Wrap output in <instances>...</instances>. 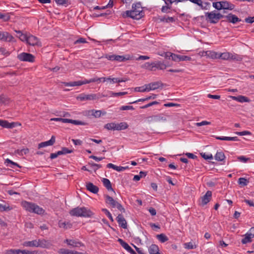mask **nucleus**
<instances>
[{
    "instance_id": "7",
    "label": "nucleus",
    "mask_w": 254,
    "mask_h": 254,
    "mask_svg": "<svg viewBox=\"0 0 254 254\" xmlns=\"http://www.w3.org/2000/svg\"><path fill=\"white\" fill-rule=\"evenodd\" d=\"M206 16L212 23L218 22L220 19L224 17L222 13L220 12H215L214 11L206 13Z\"/></svg>"
},
{
    "instance_id": "15",
    "label": "nucleus",
    "mask_w": 254,
    "mask_h": 254,
    "mask_svg": "<svg viewBox=\"0 0 254 254\" xmlns=\"http://www.w3.org/2000/svg\"><path fill=\"white\" fill-rule=\"evenodd\" d=\"M127 80L126 78H112L111 77H105L103 78V82L108 81L110 84H113L115 83H120L123 82H126Z\"/></svg>"
},
{
    "instance_id": "24",
    "label": "nucleus",
    "mask_w": 254,
    "mask_h": 254,
    "mask_svg": "<svg viewBox=\"0 0 254 254\" xmlns=\"http://www.w3.org/2000/svg\"><path fill=\"white\" fill-rule=\"evenodd\" d=\"M86 187L88 190L94 193H97L99 191L98 188L90 182L86 183Z\"/></svg>"
},
{
    "instance_id": "2",
    "label": "nucleus",
    "mask_w": 254,
    "mask_h": 254,
    "mask_svg": "<svg viewBox=\"0 0 254 254\" xmlns=\"http://www.w3.org/2000/svg\"><path fill=\"white\" fill-rule=\"evenodd\" d=\"M21 205L25 210L31 213L43 214L45 212L42 207L32 202L24 200L21 202Z\"/></svg>"
},
{
    "instance_id": "31",
    "label": "nucleus",
    "mask_w": 254,
    "mask_h": 254,
    "mask_svg": "<svg viewBox=\"0 0 254 254\" xmlns=\"http://www.w3.org/2000/svg\"><path fill=\"white\" fill-rule=\"evenodd\" d=\"M128 125L126 122H122L119 124L116 123V130H121L127 129L128 127Z\"/></svg>"
},
{
    "instance_id": "32",
    "label": "nucleus",
    "mask_w": 254,
    "mask_h": 254,
    "mask_svg": "<svg viewBox=\"0 0 254 254\" xmlns=\"http://www.w3.org/2000/svg\"><path fill=\"white\" fill-rule=\"evenodd\" d=\"M59 227L64 228V229H68L71 228L72 225L68 222L62 221L60 220L59 222Z\"/></svg>"
},
{
    "instance_id": "55",
    "label": "nucleus",
    "mask_w": 254,
    "mask_h": 254,
    "mask_svg": "<svg viewBox=\"0 0 254 254\" xmlns=\"http://www.w3.org/2000/svg\"><path fill=\"white\" fill-rule=\"evenodd\" d=\"M171 6H170V4H168V5L166 4L165 6H163L161 8V11L163 13H168L169 12V10L171 9Z\"/></svg>"
},
{
    "instance_id": "16",
    "label": "nucleus",
    "mask_w": 254,
    "mask_h": 254,
    "mask_svg": "<svg viewBox=\"0 0 254 254\" xmlns=\"http://www.w3.org/2000/svg\"><path fill=\"white\" fill-rule=\"evenodd\" d=\"M64 242L66 243L67 245L73 248L84 246V244L81 242L75 240L66 239L64 240Z\"/></svg>"
},
{
    "instance_id": "48",
    "label": "nucleus",
    "mask_w": 254,
    "mask_h": 254,
    "mask_svg": "<svg viewBox=\"0 0 254 254\" xmlns=\"http://www.w3.org/2000/svg\"><path fill=\"white\" fill-rule=\"evenodd\" d=\"M72 251L66 249H60L58 251V253L60 254H72Z\"/></svg>"
},
{
    "instance_id": "51",
    "label": "nucleus",
    "mask_w": 254,
    "mask_h": 254,
    "mask_svg": "<svg viewBox=\"0 0 254 254\" xmlns=\"http://www.w3.org/2000/svg\"><path fill=\"white\" fill-rule=\"evenodd\" d=\"M161 21L166 22H173L175 21V18L173 17H168L167 18L164 17L160 19Z\"/></svg>"
},
{
    "instance_id": "4",
    "label": "nucleus",
    "mask_w": 254,
    "mask_h": 254,
    "mask_svg": "<svg viewBox=\"0 0 254 254\" xmlns=\"http://www.w3.org/2000/svg\"><path fill=\"white\" fill-rule=\"evenodd\" d=\"M160 55L169 59L171 58L173 61L175 62L190 61L191 59L190 57L177 55L170 52H164Z\"/></svg>"
},
{
    "instance_id": "42",
    "label": "nucleus",
    "mask_w": 254,
    "mask_h": 254,
    "mask_svg": "<svg viewBox=\"0 0 254 254\" xmlns=\"http://www.w3.org/2000/svg\"><path fill=\"white\" fill-rule=\"evenodd\" d=\"M251 132L249 131H239V136H243L245 135L247 136V138H244L246 140H251Z\"/></svg>"
},
{
    "instance_id": "37",
    "label": "nucleus",
    "mask_w": 254,
    "mask_h": 254,
    "mask_svg": "<svg viewBox=\"0 0 254 254\" xmlns=\"http://www.w3.org/2000/svg\"><path fill=\"white\" fill-rule=\"evenodd\" d=\"M226 17L227 20L233 23H235L238 21V18L232 14H229Z\"/></svg>"
},
{
    "instance_id": "18",
    "label": "nucleus",
    "mask_w": 254,
    "mask_h": 254,
    "mask_svg": "<svg viewBox=\"0 0 254 254\" xmlns=\"http://www.w3.org/2000/svg\"><path fill=\"white\" fill-rule=\"evenodd\" d=\"M146 86L149 92L151 90H154L158 89L163 86V84L161 81H156L147 84H146Z\"/></svg>"
},
{
    "instance_id": "30",
    "label": "nucleus",
    "mask_w": 254,
    "mask_h": 254,
    "mask_svg": "<svg viewBox=\"0 0 254 254\" xmlns=\"http://www.w3.org/2000/svg\"><path fill=\"white\" fill-rule=\"evenodd\" d=\"M102 182L104 186L108 190H112L114 192V193H115V191L113 190L112 187L111 183L109 179L103 178L102 180Z\"/></svg>"
},
{
    "instance_id": "35",
    "label": "nucleus",
    "mask_w": 254,
    "mask_h": 254,
    "mask_svg": "<svg viewBox=\"0 0 254 254\" xmlns=\"http://www.w3.org/2000/svg\"><path fill=\"white\" fill-rule=\"evenodd\" d=\"M166 67L167 65L161 62L157 63L154 62V68H157L158 69L163 70L166 69Z\"/></svg>"
},
{
    "instance_id": "41",
    "label": "nucleus",
    "mask_w": 254,
    "mask_h": 254,
    "mask_svg": "<svg viewBox=\"0 0 254 254\" xmlns=\"http://www.w3.org/2000/svg\"><path fill=\"white\" fill-rule=\"evenodd\" d=\"M127 94V92H114L109 91V95L110 97H117L119 96H123Z\"/></svg>"
},
{
    "instance_id": "59",
    "label": "nucleus",
    "mask_w": 254,
    "mask_h": 254,
    "mask_svg": "<svg viewBox=\"0 0 254 254\" xmlns=\"http://www.w3.org/2000/svg\"><path fill=\"white\" fill-rule=\"evenodd\" d=\"M213 6L217 9H222V4L221 1L213 2Z\"/></svg>"
},
{
    "instance_id": "1",
    "label": "nucleus",
    "mask_w": 254,
    "mask_h": 254,
    "mask_svg": "<svg viewBox=\"0 0 254 254\" xmlns=\"http://www.w3.org/2000/svg\"><path fill=\"white\" fill-rule=\"evenodd\" d=\"M132 9L131 10H127L124 16L136 20L141 19L144 16L143 8L140 2L133 4Z\"/></svg>"
},
{
    "instance_id": "56",
    "label": "nucleus",
    "mask_w": 254,
    "mask_h": 254,
    "mask_svg": "<svg viewBox=\"0 0 254 254\" xmlns=\"http://www.w3.org/2000/svg\"><path fill=\"white\" fill-rule=\"evenodd\" d=\"M0 19H2L4 21H7L10 19V15L9 13H2Z\"/></svg>"
},
{
    "instance_id": "27",
    "label": "nucleus",
    "mask_w": 254,
    "mask_h": 254,
    "mask_svg": "<svg viewBox=\"0 0 254 254\" xmlns=\"http://www.w3.org/2000/svg\"><path fill=\"white\" fill-rule=\"evenodd\" d=\"M13 207L11 206H10L9 203L4 202V204H1L0 203V211L3 212V211H9L11 210H12Z\"/></svg>"
},
{
    "instance_id": "61",
    "label": "nucleus",
    "mask_w": 254,
    "mask_h": 254,
    "mask_svg": "<svg viewBox=\"0 0 254 254\" xmlns=\"http://www.w3.org/2000/svg\"><path fill=\"white\" fill-rule=\"evenodd\" d=\"M92 115L96 118H99L101 115V111L100 110H93Z\"/></svg>"
},
{
    "instance_id": "13",
    "label": "nucleus",
    "mask_w": 254,
    "mask_h": 254,
    "mask_svg": "<svg viewBox=\"0 0 254 254\" xmlns=\"http://www.w3.org/2000/svg\"><path fill=\"white\" fill-rule=\"evenodd\" d=\"M28 45L32 46H42L41 42L38 38L33 35L28 36V38L26 42Z\"/></svg>"
},
{
    "instance_id": "60",
    "label": "nucleus",
    "mask_w": 254,
    "mask_h": 254,
    "mask_svg": "<svg viewBox=\"0 0 254 254\" xmlns=\"http://www.w3.org/2000/svg\"><path fill=\"white\" fill-rule=\"evenodd\" d=\"M28 36H27L26 34L22 33V34L20 35V37L19 38V39L23 41V42H26L27 41V40H28Z\"/></svg>"
},
{
    "instance_id": "25",
    "label": "nucleus",
    "mask_w": 254,
    "mask_h": 254,
    "mask_svg": "<svg viewBox=\"0 0 254 254\" xmlns=\"http://www.w3.org/2000/svg\"><path fill=\"white\" fill-rule=\"evenodd\" d=\"M0 126L6 128H12L15 127L14 123H9L6 120H0Z\"/></svg>"
},
{
    "instance_id": "47",
    "label": "nucleus",
    "mask_w": 254,
    "mask_h": 254,
    "mask_svg": "<svg viewBox=\"0 0 254 254\" xmlns=\"http://www.w3.org/2000/svg\"><path fill=\"white\" fill-rule=\"evenodd\" d=\"M71 152H72V150H69L68 148H65V147H64L61 150L59 151V154H60V155H64V154H66L68 153H70Z\"/></svg>"
},
{
    "instance_id": "21",
    "label": "nucleus",
    "mask_w": 254,
    "mask_h": 254,
    "mask_svg": "<svg viewBox=\"0 0 254 254\" xmlns=\"http://www.w3.org/2000/svg\"><path fill=\"white\" fill-rule=\"evenodd\" d=\"M56 139L54 136H52L49 140L41 142L38 144V148L45 147L48 146L53 145L55 142Z\"/></svg>"
},
{
    "instance_id": "54",
    "label": "nucleus",
    "mask_w": 254,
    "mask_h": 254,
    "mask_svg": "<svg viewBox=\"0 0 254 254\" xmlns=\"http://www.w3.org/2000/svg\"><path fill=\"white\" fill-rule=\"evenodd\" d=\"M159 104V102H157V101H153V102H150V103H148V104H146L145 105H144V106L141 107L140 108H141V109H146V108H148L149 107H151V106H152L153 105H157V104Z\"/></svg>"
},
{
    "instance_id": "6",
    "label": "nucleus",
    "mask_w": 254,
    "mask_h": 254,
    "mask_svg": "<svg viewBox=\"0 0 254 254\" xmlns=\"http://www.w3.org/2000/svg\"><path fill=\"white\" fill-rule=\"evenodd\" d=\"M100 95L98 94H86L82 93L77 97V99L80 101H90L99 99Z\"/></svg>"
},
{
    "instance_id": "52",
    "label": "nucleus",
    "mask_w": 254,
    "mask_h": 254,
    "mask_svg": "<svg viewBox=\"0 0 254 254\" xmlns=\"http://www.w3.org/2000/svg\"><path fill=\"white\" fill-rule=\"evenodd\" d=\"M201 156L205 160H211L213 159V156L211 154H206L205 153H201Z\"/></svg>"
},
{
    "instance_id": "28",
    "label": "nucleus",
    "mask_w": 254,
    "mask_h": 254,
    "mask_svg": "<svg viewBox=\"0 0 254 254\" xmlns=\"http://www.w3.org/2000/svg\"><path fill=\"white\" fill-rule=\"evenodd\" d=\"M159 251L158 247L154 244H152L148 248L149 254H160Z\"/></svg>"
},
{
    "instance_id": "12",
    "label": "nucleus",
    "mask_w": 254,
    "mask_h": 254,
    "mask_svg": "<svg viewBox=\"0 0 254 254\" xmlns=\"http://www.w3.org/2000/svg\"><path fill=\"white\" fill-rule=\"evenodd\" d=\"M205 53L206 56L212 59H216L220 58L222 59H226L228 58L227 54L226 53H223L220 54L213 51H206Z\"/></svg>"
},
{
    "instance_id": "17",
    "label": "nucleus",
    "mask_w": 254,
    "mask_h": 254,
    "mask_svg": "<svg viewBox=\"0 0 254 254\" xmlns=\"http://www.w3.org/2000/svg\"><path fill=\"white\" fill-rule=\"evenodd\" d=\"M118 241L119 242L120 245L128 253L130 254H137L136 252L124 240L121 239H119Z\"/></svg>"
},
{
    "instance_id": "49",
    "label": "nucleus",
    "mask_w": 254,
    "mask_h": 254,
    "mask_svg": "<svg viewBox=\"0 0 254 254\" xmlns=\"http://www.w3.org/2000/svg\"><path fill=\"white\" fill-rule=\"evenodd\" d=\"M102 211L104 212V213L106 215V216L109 218V219L112 221L113 222L114 221V219H113V218L112 216V214H111V213L109 212V211L106 209V208H103L102 209Z\"/></svg>"
},
{
    "instance_id": "58",
    "label": "nucleus",
    "mask_w": 254,
    "mask_h": 254,
    "mask_svg": "<svg viewBox=\"0 0 254 254\" xmlns=\"http://www.w3.org/2000/svg\"><path fill=\"white\" fill-rule=\"evenodd\" d=\"M56 3L59 5H66L68 3V0H55Z\"/></svg>"
},
{
    "instance_id": "22",
    "label": "nucleus",
    "mask_w": 254,
    "mask_h": 254,
    "mask_svg": "<svg viewBox=\"0 0 254 254\" xmlns=\"http://www.w3.org/2000/svg\"><path fill=\"white\" fill-rule=\"evenodd\" d=\"M212 196V192L210 190H208L205 194L201 197V204L202 205H206L209 202L211 199Z\"/></svg>"
},
{
    "instance_id": "44",
    "label": "nucleus",
    "mask_w": 254,
    "mask_h": 254,
    "mask_svg": "<svg viewBox=\"0 0 254 254\" xmlns=\"http://www.w3.org/2000/svg\"><path fill=\"white\" fill-rule=\"evenodd\" d=\"M6 254H21V250L19 249H10L5 252Z\"/></svg>"
},
{
    "instance_id": "53",
    "label": "nucleus",
    "mask_w": 254,
    "mask_h": 254,
    "mask_svg": "<svg viewBox=\"0 0 254 254\" xmlns=\"http://www.w3.org/2000/svg\"><path fill=\"white\" fill-rule=\"evenodd\" d=\"M250 101V100L248 97L242 95H239V102H249Z\"/></svg>"
},
{
    "instance_id": "36",
    "label": "nucleus",
    "mask_w": 254,
    "mask_h": 254,
    "mask_svg": "<svg viewBox=\"0 0 254 254\" xmlns=\"http://www.w3.org/2000/svg\"><path fill=\"white\" fill-rule=\"evenodd\" d=\"M216 139L221 140H227V141H237L238 137H227V136H218L216 137Z\"/></svg>"
},
{
    "instance_id": "46",
    "label": "nucleus",
    "mask_w": 254,
    "mask_h": 254,
    "mask_svg": "<svg viewBox=\"0 0 254 254\" xmlns=\"http://www.w3.org/2000/svg\"><path fill=\"white\" fill-rule=\"evenodd\" d=\"M135 90L136 91L140 92H148V89H147L146 84H145L143 86L136 87L135 88Z\"/></svg>"
},
{
    "instance_id": "10",
    "label": "nucleus",
    "mask_w": 254,
    "mask_h": 254,
    "mask_svg": "<svg viewBox=\"0 0 254 254\" xmlns=\"http://www.w3.org/2000/svg\"><path fill=\"white\" fill-rule=\"evenodd\" d=\"M0 41L11 43H14L16 41L15 38L8 32L1 31H0Z\"/></svg>"
},
{
    "instance_id": "23",
    "label": "nucleus",
    "mask_w": 254,
    "mask_h": 254,
    "mask_svg": "<svg viewBox=\"0 0 254 254\" xmlns=\"http://www.w3.org/2000/svg\"><path fill=\"white\" fill-rule=\"evenodd\" d=\"M38 247H40L42 248L49 249L51 246V244L48 241L45 240L44 239H38Z\"/></svg>"
},
{
    "instance_id": "34",
    "label": "nucleus",
    "mask_w": 254,
    "mask_h": 254,
    "mask_svg": "<svg viewBox=\"0 0 254 254\" xmlns=\"http://www.w3.org/2000/svg\"><path fill=\"white\" fill-rule=\"evenodd\" d=\"M141 67L151 71L155 70V69H154V62H146L144 64H142L141 65Z\"/></svg>"
},
{
    "instance_id": "9",
    "label": "nucleus",
    "mask_w": 254,
    "mask_h": 254,
    "mask_svg": "<svg viewBox=\"0 0 254 254\" xmlns=\"http://www.w3.org/2000/svg\"><path fill=\"white\" fill-rule=\"evenodd\" d=\"M18 59L20 61L33 63L35 61V57L29 53L23 52L17 55Z\"/></svg>"
},
{
    "instance_id": "29",
    "label": "nucleus",
    "mask_w": 254,
    "mask_h": 254,
    "mask_svg": "<svg viewBox=\"0 0 254 254\" xmlns=\"http://www.w3.org/2000/svg\"><path fill=\"white\" fill-rule=\"evenodd\" d=\"M222 9L232 10L234 8V5L227 1H221Z\"/></svg>"
},
{
    "instance_id": "19",
    "label": "nucleus",
    "mask_w": 254,
    "mask_h": 254,
    "mask_svg": "<svg viewBox=\"0 0 254 254\" xmlns=\"http://www.w3.org/2000/svg\"><path fill=\"white\" fill-rule=\"evenodd\" d=\"M117 221L118 223L119 226L124 229L127 228V222L123 215L122 214H119L117 216Z\"/></svg>"
},
{
    "instance_id": "26",
    "label": "nucleus",
    "mask_w": 254,
    "mask_h": 254,
    "mask_svg": "<svg viewBox=\"0 0 254 254\" xmlns=\"http://www.w3.org/2000/svg\"><path fill=\"white\" fill-rule=\"evenodd\" d=\"M22 245L25 247H38V240H34L31 241H25Z\"/></svg>"
},
{
    "instance_id": "3",
    "label": "nucleus",
    "mask_w": 254,
    "mask_h": 254,
    "mask_svg": "<svg viewBox=\"0 0 254 254\" xmlns=\"http://www.w3.org/2000/svg\"><path fill=\"white\" fill-rule=\"evenodd\" d=\"M71 216L83 217H91L94 213L89 209L85 207H77L69 211Z\"/></svg>"
},
{
    "instance_id": "45",
    "label": "nucleus",
    "mask_w": 254,
    "mask_h": 254,
    "mask_svg": "<svg viewBox=\"0 0 254 254\" xmlns=\"http://www.w3.org/2000/svg\"><path fill=\"white\" fill-rule=\"evenodd\" d=\"M29 152V149L28 148H23L22 149H17L15 151L16 153L18 154L19 155L23 156V155H25L28 153Z\"/></svg>"
},
{
    "instance_id": "14",
    "label": "nucleus",
    "mask_w": 254,
    "mask_h": 254,
    "mask_svg": "<svg viewBox=\"0 0 254 254\" xmlns=\"http://www.w3.org/2000/svg\"><path fill=\"white\" fill-rule=\"evenodd\" d=\"M254 232V229L251 228L250 231L246 234L245 238L242 240V243L245 244L251 242L252 238L254 237V234L253 233Z\"/></svg>"
},
{
    "instance_id": "62",
    "label": "nucleus",
    "mask_w": 254,
    "mask_h": 254,
    "mask_svg": "<svg viewBox=\"0 0 254 254\" xmlns=\"http://www.w3.org/2000/svg\"><path fill=\"white\" fill-rule=\"evenodd\" d=\"M250 158L246 157L244 156H239V161L242 163H247L248 161L250 160Z\"/></svg>"
},
{
    "instance_id": "33",
    "label": "nucleus",
    "mask_w": 254,
    "mask_h": 254,
    "mask_svg": "<svg viewBox=\"0 0 254 254\" xmlns=\"http://www.w3.org/2000/svg\"><path fill=\"white\" fill-rule=\"evenodd\" d=\"M162 119H163L162 117H160L158 115L151 116H149L147 118V120L149 122H159V121H160L161 120H162Z\"/></svg>"
},
{
    "instance_id": "39",
    "label": "nucleus",
    "mask_w": 254,
    "mask_h": 254,
    "mask_svg": "<svg viewBox=\"0 0 254 254\" xmlns=\"http://www.w3.org/2000/svg\"><path fill=\"white\" fill-rule=\"evenodd\" d=\"M224 154L222 152H217L215 155V159L218 161H223L225 159Z\"/></svg>"
},
{
    "instance_id": "20",
    "label": "nucleus",
    "mask_w": 254,
    "mask_h": 254,
    "mask_svg": "<svg viewBox=\"0 0 254 254\" xmlns=\"http://www.w3.org/2000/svg\"><path fill=\"white\" fill-rule=\"evenodd\" d=\"M251 180L250 175L248 174L245 175L244 177L239 178V186L245 187L247 186Z\"/></svg>"
},
{
    "instance_id": "38",
    "label": "nucleus",
    "mask_w": 254,
    "mask_h": 254,
    "mask_svg": "<svg viewBox=\"0 0 254 254\" xmlns=\"http://www.w3.org/2000/svg\"><path fill=\"white\" fill-rule=\"evenodd\" d=\"M156 238L161 243H165L169 240L168 238L164 234L157 235Z\"/></svg>"
},
{
    "instance_id": "57",
    "label": "nucleus",
    "mask_w": 254,
    "mask_h": 254,
    "mask_svg": "<svg viewBox=\"0 0 254 254\" xmlns=\"http://www.w3.org/2000/svg\"><path fill=\"white\" fill-rule=\"evenodd\" d=\"M210 124H211L210 122H207V121H202V122H199V123H195V125L197 127H200V126H202L209 125H210Z\"/></svg>"
},
{
    "instance_id": "5",
    "label": "nucleus",
    "mask_w": 254,
    "mask_h": 254,
    "mask_svg": "<svg viewBox=\"0 0 254 254\" xmlns=\"http://www.w3.org/2000/svg\"><path fill=\"white\" fill-rule=\"evenodd\" d=\"M105 202L110 205L113 208H117L122 212H125V209L123 207L122 204L118 201L114 199V198L107 194L104 195Z\"/></svg>"
},
{
    "instance_id": "50",
    "label": "nucleus",
    "mask_w": 254,
    "mask_h": 254,
    "mask_svg": "<svg viewBox=\"0 0 254 254\" xmlns=\"http://www.w3.org/2000/svg\"><path fill=\"white\" fill-rule=\"evenodd\" d=\"M184 247L187 249H194L196 247L191 242L186 243L184 244Z\"/></svg>"
},
{
    "instance_id": "43",
    "label": "nucleus",
    "mask_w": 254,
    "mask_h": 254,
    "mask_svg": "<svg viewBox=\"0 0 254 254\" xmlns=\"http://www.w3.org/2000/svg\"><path fill=\"white\" fill-rule=\"evenodd\" d=\"M105 128L107 129L108 130H116V123H110L106 124L104 126Z\"/></svg>"
},
{
    "instance_id": "63",
    "label": "nucleus",
    "mask_w": 254,
    "mask_h": 254,
    "mask_svg": "<svg viewBox=\"0 0 254 254\" xmlns=\"http://www.w3.org/2000/svg\"><path fill=\"white\" fill-rule=\"evenodd\" d=\"M245 21L248 23H253L254 22V16L248 17L245 19Z\"/></svg>"
},
{
    "instance_id": "64",
    "label": "nucleus",
    "mask_w": 254,
    "mask_h": 254,
    "mask_svg": "<svg viewBox=\"0 0 254 254\" xmlns=\"http://www.w3.org/2000/svg\"><path fill=\"white\" fill-rule=\"evenodd\" d=\"M244 201L250 206L254 207V199L252 200L245 199Z\"/></svg>"
},
{
    "instance_id": "11",
    "label": "nucleus",
    "mask_w": 254,
    "mask_h": 254,
    "mask_svg": "<svg viewBox=\"0 0 254 254\" xmlns=\"http://www.w3.org/2000/svg\"><path fill=\"white\" fill-rule=\"evenodd\" d=\"M52 121H60L64 123H71L75 125H84L85 124L81 121L78 120H73L71 119H64L60 118H52L50 120Z\"/></svg>"
},
{
    "instance_id": "40",
    "label": "nucleus",
    "mask_w": 254,
    "mask_h": 254,
    "mask_svg": "<svg viewBox=\"0 0 254 254\" xmlns=\"http://www.w3.org/2000/svg\"><path fill=\"white\" fill-rule=\"evenodd\" d=\"M4 164H5L6 166H9V167H10L12 168H13L12 166H15L18 167H20L19 165L17 163L13 162L12 161L10 160L9 159H6L5 160Z\"/></svg>"
},
{
    "instance_id": "8",
    "label": "nucleus",
    "mask_w": 254,
    "mask_h": 254,
    "mask_svg": "<svg viewBox=\"0 0 254 254\" xmlns=\"http://www.w3.org/2000/svg\"><path fill=\"white\" fill-rule=\"evenodd\" d=\"M105 58L110 61H116L118 62H124L131 60V57L129 55L120 56L116 55H106Z\"/></svg>"
}]
</instances>
